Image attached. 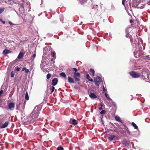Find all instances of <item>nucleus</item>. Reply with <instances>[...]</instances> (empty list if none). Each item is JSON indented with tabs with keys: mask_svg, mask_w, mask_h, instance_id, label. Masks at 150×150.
Returning a JSON list of instances; mask_svg holds the SVG:
<instances>
[{
	"mask_svg": "<svg viewBox=\"0 0 150 150\" xmlns=\"http://www.w3.org/2000/svg\"><path fill=\"white\" fill-rule=\"evenodd\" d=\"M82 23V22H80V23L79 24V25H81Z\"/></svg>",
	"mask_w": 150,
	"mask_h": 150,
	"instance_id": "obj_50",
	"label": "nucleus"
},
{
	"mask_svg": "<svg viewBox=\"0 0 150 150\" xmlns=\"http://www.w3.org/2000/svg\"><path fill=\"white\" fill-rule=\"evenodd\" d=\"M25 72L26 73L28 74V72H29V70L28 69H26L25 70Z\"/></svg>",
	"mask_w": 150,
	"mask_h": 150,
	"instance_id": "obj_35",
	"label": "nucleus"
},
{
	"mask_svg": "<svg viewBox=\"0 0 150 150\" xmlns=\"http://www.w3.org/2000/svg\"><path fill=\"white\" fill-rule=\"evenodd\" d=\"M90 74L91 76H94L95 71L93 69H91L90 70Z\"/></svg>",
	"mask_w": 150,
	"mask_h": 150,
	"instance_id": "obj_12",
	"label": "nucleus"
},
{
	"mask_svg": "<svg viewBox=\"0 0 150 150\" xmlns=\"http://www.w3.org/2000/svg\"><path fill=\"white\" fill-rule=\"evenodd\" d=\"M9 50H4L3 52V54H8L9 53Z\"/></svg>",
	"mask_w": 150,
	"mask_h": 150,
	"instance_id": "obj_20",
	"label": "nucleus"
},
{
	"mask_svg": "<svg viewBox=\"0 0 150 150\" xmlns=\"http://www.w3.org/2000/svg\"><path fill=\"white\" fill-rule=\"evenodd\" d=\"M87 0H80V3L81 4H83L84 2L86 1Z\"/></svg>",
	"mask_w": 150,
	"mask_h": 150,
	"instance_id": "obj_28",
	"label": "nucleus"
},
{
	"mask_svg": "<svg viewBox=\"0 0 150 150\" xmlns=\"http://www.w3.org/2000/svg\"><path fill=\"white\" fill-rule=\"evenodd\" d=\"M134 42L135 45V48L136 49V50H135L134 52L135 55V53H137L138 51L141 50L142 49V47L140 45L139 40L137 38Z\"/></svg>",
	"mask_w": 150,
	"mask_h": 150,
	"instance_id": "obj_2",
	"label": "nucleus"
},
{
	"mask_svg": "<svg viewBox=\"0 0 150 150\" xmlns=\"http://www.w3.org/2000/svg\"><path fill=\"white\" fill-rule=\"evenodd\" d=\"M105 95L109 101H112V99L110 98L107 93H105Z\"/></svg>",
	"mask_w": 150,
	"mask_h": 150,
	"instance_id": "obj_21",
	"label": "nucleus"
},
{
	"mask_svg": "<svg viewBox=\"0 0 150 150\" xmlns=\"http://www.w3.org/2000/svg\"><path fill=\"white\" fill-rule=\"evenodd\" d=\"M36 57V54H34L31 57V59H34Z\"/></svg>",
	"mask_w": 150,
	"mask_h": 150,
	"instance_id": "obj_30",
	"label": "nucleus"
},
{
	"mask_svg": "<svg viewBox=\"0 0 150 150\" xmlns=\"http://www.w3.org/2000/svg\"><path fill=\"white\" fill-rule=\"evenodd\" d=\"M137 7L138 8L140 9L143 8L144 7V4H142L141 6H140L139 4H138L137 6Z\"/></svg>",
	"mask_w": 150,
	"mask_h": 150,
	"instance_id": "obj_22",
	"label": "nucleus"
},
{
	"mask_svg": "<svg viewBox=\"0 0 150 150\" xmlns=\"http://www.w3.org/2000/svg\"><path fill=\"white\" fill-rule=\"evenodd\" d=\"M58 81L57 78H54L52 80V85L53 86L56 85Z\"/></svg>",
	"mask_w": 150,
	"mask_h": 150,
	"instance_id": "obj_7",
	"label": "nucleus"
},
{
	"mask_svg": "<svg viewBox=\"0 0 150 150\" xmlns=\"http://www.w3.org/2000/svg\"><path fill=\"white\" fill-rule=\"evenodd\" d=\"M94 81L96 85L98 86L101 82V78L99 76H97L94 78Z\"/></svg>",
	"mask_w": 150,
	"mask_h": 150,
	"instance_id": "obj_5",
	"label": "nucleus"
},
{
	"mask_svg": "<svg viewBox=\"0 0 150 150\" xmlns=\"http://www.w3.org/2000/svg\"><path fill=\"white\" fill-rule=\"evenodd\" d=\"M60 75L64 78L65 79H66L67 77L65 74L64 72H62L60 73Z\"/></svg>",
	"mask_w": 150,
	"mask_h": 150,
	"instance_id": "obj_17",
	"label": "nucleus"
},
{
	"mask_svg": "<svg viewBox=\"0 0 150 150\" xmlns=\"http://www.w3.org/2000/svg\"><path fill=\"white\" fill-rule=\"evenodd\" d=\"M74 78L76 81H80L79 78L80 76V74L79 73L74 72Z\"/></svg>",
	"mask_w": 150,
	"mask_h": 150,
	"instance_id": "obj_6",
	"label": "nucleus"
},
{
	"mask_svg": "<svg viewBox=\"0 0 150 150\" xmlns=\"http://www.w3.org/2000/svg\"><path fill=\"white\" fill-rule=\"evenodd\" d=\"M88 81L90 82H93V80L92 79H88Z\"/></svg>",
	"mask_w": 150,
	"mask_h": 150,
	"instance_id": "obj_41",
	"label": "nucleus"
},
{
	"mask_svg": "<svg viewBox=\"0 0 150 150\" xmlns=\"http://www.w3.org/2000/svg\"><path fill=\"white\" fill-rule=\"evenodd\" d=\"M105 88L103 86V92H105Z\"/></svg>",
	"mask_w": 150,
	"mask_h": 150,
	"instance_id": "obj_44",
	"label": "nucleus"
},
{
	"mask_svg": "<svg viewBox=\"0 0 150 150\" xmlns=\"http://www.w3.org/2000/svg\"><path fill=\"white\" fill-rule=\"evenodd\" d=\"M19 11H21V13L22 14L24 13V8L23 4H20V7L19 9Z\"/></svg>",
	"mask_w": 150,
	"mask_h": 150,
	"instance_id": "obj_9",
	"label": "nucleus"
},
{
	"mask_svg": "<svg viewBox=\"0 0 150 150\" xmlns=\"http://www.w3.org/2000/svg\"><path fill=\"white\" fill-rule=\"evenodd\" d=\"M90 76L88 74H87L86 75V79L88 80V79H89Z\"/></svg>",
	"mask_w": 150,
	"mask_h": 150,
	"instance_id": "obj_37",
	"label": "nucleus"
},
{
	"mask_svg": "<svg viewBox=\"0 0 150 150\" xmlns=\"http://www.w3.org/2000/svg\"><path fill=\"white\" fill-rule=\"evenodd\" d=\"M4 8H0V14L4 11Z\"/></svg>",
	"mask_w": 150,
	"mask_h": 150,
	"instance_id": "obj_27",
	"label": "nucleus"
},
{
	"mask_svg": "<svg viewBox=\"0 0 150 150\" xmlns=\"http://www.w3.org/2000/svg\"><path fill=\"white\" fill-rule=\"evenodd\" d=\"M51 74L49 73L47 75V79H50L51 76Z\"/></svg>",
	"mask_w": 150,
	"mask_h": 150,
	"instance_id": "obj_29",
	"label": "nucleus"
},
{
	"mask_svg": "<svg viewBox=\"0 0 150 150\" xmlns=\"http://www.w3.org/2000/svg\"><path fill=\"white\" fill-rule=\"evenodd\" d=\"M26 68L25 67H23V68H22V71H25V70L26 69Z\"/></svg>",
	"mask_w": 150,
	"mask_h": 150,
	"instance_id": "obj_42",
	"label": "nucleus"
},
{
	"mask_svg": "<svg viewBox=\"0 0 150 150\" xmlns=\"http://www.w3.org/2000/svg\"><path fill=\"white\" fill-rule=\"evenodd\" d=\"M45 64H43V62H42L41 64V67L43 68L45 67Z\"/></svg>",
	"mask_w": 150,
	"mask_h": 150,
	"instance_id": "obj_32",
	"label": "nucleus"
},
{
	"mask_svg": "<svg viewBox=\"0 0 150 150\" xmlns=\"http://www.w3.org/2000/svg\"><path fill=\"white\" fill-rule=\"evenodd\" d=\"M132 21V20H131V21H130V22H131H131H132V21Z\"/></svg>",
	"mask_w": 150,
	"mask_h": 150,
	"instance_id": "obj_56",
	"label": "nucleus"
},
{
	"mask_svg": "<svg viewBox=\"0 0 150 150\" xmlns=\"http://www.w3.org/2000/svg\"><path fill=\"white\" fill-rule=\"evenodd\" d=\"M74 88L75 89H78V87L76 86H74Z\"/></svg>",
	"mask_w": 150,
	"mask_h": 150,
	"instance_id": "obj_43",
	"label": "nucleus"
},
{
	"mask_svg": "<svg viewBox=\"0 0 150 150\" xmlns=\"http://www.w3.org/2000/svg\"><path fill=\"white\" fill-rule=\"evenodd\" d=\"M25 99L27 100H28L29 99L28 95L27 92H26L25 94Z\"/></svg>",
	"mask_w": 150,
	"mask_h": 150,
	"instance_id": "obj_25",
	"label": "nucleus"
},
{
	"mask_svg": "<svg viewBox=\"0 0 150 150\" xmlns=\"http://www.w3.org/2000/svg\"><path fill=\"white\" fill-rule=\"evenodd\" d=\"M25 104H24V105H23V109H24V107H25Z\"/></svg>",
	"mask_w": 150,
	"mask_h": 150,
	"instance_id": "obj_49",
	"label": "nucleus"
},
{
	"mask_svg": "<svg viewBox=\"0 0 150 150\" xmlns=\"http://www.w3.org/2000/svg\"><path fill=\"white\" fill-rule=\"evenodd\" d=\"M20 104V103L19 104V105H17L16 106V109H18L19 108V105Z\"/></svg>",
	"mask_w": 150,
	"mask_h": 150,
	"instance_id": "obj_39",
	"label": "nucleus"
},
{
	"mask_svg": "<svg viewBox=\"0 0 150 150\" xmlns=\"http://www.w3.org/2000/svg\"><path fill=\"white\" fill-rule=\"evenodd\" d=\"M1 21H2V20L1 19H0V21L1 22Z\"/></svg>",
	"mask_w": 150,
	"mask_h": 150,
	"instance_id": "obj_54",
	"label": "nucleus"
},
{
	"mask_svg": "<svg viewBox=\"0 0 150 150\" xmlns=\"http://www.w3.org/2000/svg\"><path fill=\"white\" fill-rule=\"evenodd\" d=\"M68 81L70 83H74V80L70 76H68Z\"/></svg>",
	"mask_w": 150,
	"mask_h": 150,
	"instance_id": "obj_10",
	"label": "nucleus"
},
{
	"mask_svg": "<svg viewBox=\"0 0 150 150\" xmlns=\"http://www.w3.org/2000/svg\"><path fill=\"white\" fill-rule=\"evenodd\" d=\"M129 74L133 77L137 78L139 77L140 76V74L135 71H131L129 73Z\"/></svg>",
	"mask_w": 150,
	"mask_h": 150,
	"instance_id": "obj_3",
	"label": "nucleus"
},
{
	"mask_svg": "<svg viewBox=\"0 0 150 150\" xmlns=\"http://www.w3.org/2000/svg\"><path fill=\"white\" fill-rule=\"evenodd\" d=\"M146 57H147V58L148 59L150 60V57H149V56H147Z\"/></svg>",
	"mask_w": 150,
	"mask_h": 150,
	"instance_id": "obj_45",
	"label": "nucleus"
},
{
	"mask_svg": "<svg viewBox=\"0 0 150 150\" xmlns=\"http://www.w3.org/2000/svg\"><path fill=\"white\" fill-rule=\"evenodd\" d=\"M132 125L134 127L135 129H138V127L137 125L134 122H132Z\"/></svg>",
	"mask_w": 150,
	"mask_h": 150,
	"instance_id": "obj_18",
	"label": "nucleus"
},
{
	"mask_svg": "<svg viewBox=\"0 0 150 150\" xmlns=\"http://www.w3.org/2000/svg\"><path fill=\"white\" fill-rule=\"evenodd\" d=\"M149 1H150V0Z\"/></svg>",
	"mask_w": 150,
	"mask_h": 150,
	"instance_id": "obj_57",
	"label": "nucleus"
},
{
	"mask_svg": "<svg viewBox=\"0 0 150 150\" xmlns=\"http://www.w3.org/2000/svg\"><path fill=\"white\" fill-rule=\"evenodd\" d=\"M55 54V53L54 52L53 53V55H52L53 58L51 59V62H53V63L54 62V60L56 58Z\"/></svg>",
	"mask_w": 150,
	"mask_h": 150,
	"instance_id": "obj_16",
	"label": "nucleus"
},
{
	"mask_svg": "<svg viewBox=\"0 0 150 150\" xmlns=\"http://www.w3.org/2000/svg\"><path fill=\"white\" fill-rule=\"evenodd\" d=\"M57 150H64V149L62 147H59L57 148Z\"/></svg>",
	"mask_w": 150,
	"mask_h": 150,
	"instance_id": "obj_31",
	"label": "nucleus"
},
{
	"mask_svg": "<svg viewBox=\"0 0 150 150\" xmlns=\"http://www.w3.org/2000/svg\"><path fill=\"white\" fill-rule=\"evenodd\" d=\"M1 22L3 24H4L5 23V21H1Z\"/></svg>",
	"mask_w": 150,
	"mask_h": 150,
	"instance_id": "obj_46",
	"label": "nucleus"
},
{
	"mask_svg": "<svg viewBox=\"0 0 150 150\" xmlns=\"http://www.w3.org/2000/svg\"><path fill=\"white\" fill-rule=\"evenodd\" d=\"M91 1H93V0H91Z\"/></svg>",
	"mask_w": 150,
	"mask_h": 150,
	"instance_id": "obj_55",
	"label": "nucleus"
},
{
	"mask_svg": "<svg viewBox=\"0 0 150 150\" xmlns=\"http://www.w3.org/2000/svg\"><path fill=\"white\" fill-rule=\"evenodd\" d=\"M146 76H147V78H145V76H144V75H142V78L143 79V80H146V79H149V75H148L147 74H146Z\"/></svg>",
	"mask_w": 150,
	"mask_h": 150,
	"instance_id": "obj_23",
	"label": "nucleus"
},
{
	"mask_svg": "<svg viewBox=\"0 0 150 150\" xmlns=\"http://www.w3.org/2000/svg\"><path fill=\"white\" fill-rule=\"evenodd\" d=\"M126 0H122V4L125 7V9L126 10V11H127V9L126 8V7L125 6V2Z\"/></svg>",
	"mask_w": 150,
	"mask_h": 150,
	"instance_id": "obj_24",
	"label": "nucleus"
},
{
	"mask_svg": "<svg viewBox=\"0 0 150 150\" xmlns=\"http://www.w3.org/2000/svg\"><path fill=\"white\" fill-rule=\"evenodd\" d=\"M15 73L13 71H12L11 74V77H13L14 76Z\"/></svg>",
	"mask_w": 150,
	"mask_h": 150,
	"instance_id": "obj_26",
	"label": "nucleus"
},
{
	"mask_svg": "<svg viewBox=\"0 0 150 150\" xmlns=\"http://www.w3.org/2000/svg\"><path fill=\"white\" fill-rule=\"evenodd\" d=\"M54 86H52L51 88V93L53 92L54 90Z\"/></svg>",
	"mask_w": 150,
	"mask_h": 150,
	"instance_id": "obj_34",
	"label": "nucleus"
},
{
	"mask_svg": "<svg viewBox=\"0 0 150 150\" xmlns=\"http://www.w3.org/2000/svg\"><path fill=\"white\" fill-rule=\"evenodd\" d=\"M116 137L114 135H111L110 136L108 137V139L110 141H112L113 139L115 140L116 139L115 138Z\"/></svg>",
	"mask_w": 150,
	"mask_h": 150,
	"instance_id": "obj_11",
	"label": "nucleus"
},
{
	"mask_svg": "<svg viewBox=\"0 0 150 150\" xmlns=\"http://www.w3.org/2000/svg\"><path fill=\"white\" fill-rule=\"evenodd\" d=\"M73 69L75 71V72H76L77 71V69L76 68H73Z\"/></svg>",
	"mask_w": 150,
	"mask_h": 150,
	"instance_id": "obj_38",
	"label": "nucleus"
},
{
	"mask_svg": "<svg viewBox=\"0 0 150 150\" xmlns=\"http://www.w3.org/2000/svg\"><path fill=\"white\" fill-rule=\"evenodd\" d=\"M115 120L117 122L122 123V121L120 120V118L119 116H116L115 117Z\"/></svg>",
	"mask_w": 150,
	"mask_h": 150,
	"instance_id": "obj_14",
	"label": "nucleus"
},
{
	"mask_svg": "<svg viewBox=\"0 0 150 150\" xmlns=\"http://www.w3.org/2000/svg\"><path fill=\"white\" fill-rule=\"evenodd\" d=\"M90 97L92 99L96 98L97 96L96 94L93 93L91 92L89 95Z\"/></svg>",
	"mask_w": 150,
	"mask_h": 150,
	"instance_id": "obj_8",
	"label": "nucleus"
},
{
	"mask_svg": "<svg viewBox=\"0 0 150 150\" xmlns=\"http://www.w3.org/2000/svg\"><path fill=\"white\" fill-rule=\"evenodd\" d=\"M15 107V103L12 102H10L8 104V108L10 111L14 110Z\"/></svg>",
	"mask_w": 150,
	"mask_h": 150,
	"instance_id": "obj_4",
	"label": "nucleus"
},
{
	"mask_svg": "<svg viewBox=\"0 0 150 150\" xmlns=\"http://www.w3.org/2000/svg\"><path fill=\"white\" fill-rule=\"evenodd\" d=\"M8 23L10 25H15V24H13V23H12L10 21H9L8 22Z\"/></svg>",
	"mask_w": 150,
	"mask_h": 150,
	"instance_id": "obj_36",
	"label": "nucleus"
},
{
	"mask_svg": "<svg viewBox=\"0 0 150 150\" xmlns=\"http://www.w3.org/2000/svg\"><path fill=\"white\" fill-rule=\"evenodd\" d=\"M72 123L74 125H76L77 124L78 122L76 120L73 119L72 120Z\"/></svg>",
	"mask_w": 150,
	"mask_h": 150,
	"instance_id": "obj_19",
	"label": "nucleus"
},
{
	"mask_svg": "<svg viewBox=\"0 0 150 150\" xmlns=\"http://www.w3.org/2000/svg\"><path fill=\"white\" fill-rule=\"evenodd\" d=\"M126 36L127 37H128L127 35H126Z\"/></svg>",
	"mask_w": 150,
	"mask_h": 150,
	"instance_id": "obj_52",
	"label": "nucleus"
},
{
	"mask_svg": "<svg viewBox=\"0 0 150 150\" xmlns=\"http://www.w3.org/2000/svg\"><path fill=\"white\" fill-rule=\"evenodd\" d=\"M13 42V41H11L10 40H8V42L9 43H11V42Z\"/></svg>",
	"mask_w": 150,
	"mask_h": 150,
	"instance_id": "obj_48",
	"label": "nucleus"
},
{
	"mask_svg": "<svg viewBox=\"0 0 150 150\" xmlns=\"http://www.w3.org/2000/svg\"><path fill=\"white\" fill-rule=\"evenodd\" d=\"M14 11L16 12V13H17V12L15 10H14Z\"/></svg>",
	"mask_w": 150,
	"mask_h": 150,
	"instance_id": "obj_53",
	"label": "nucleus"
},
{
	"mask_svg": "<svg viewBox=\"0 0 150 150\" xmlns=\"http://www.w3.org/2000/svg\"><path fill=\"white\" fill-rule=\"evenodd\" d=\"M40 111L39 107H36L31 113L30 116L26 119L24 124L27 125L33 122L38 118Z\"/></svg>",
	"mask_w": 150,
	"mask_h": 150,
	"instance_id": "obj_1",
	"label": "nucleus"
},
{
	"mask_svg": "<svg viewBox=\"0 0 150 150\" xmlns=\"http://www.w3.org/2000/svg\"><path fill=\"white\" fill-rule=\"evenodd\" d=\"M1 124H0V129H1Z\"/></svg>",
	"mask_w": 150,
	"mask_h": 150,
	"instance_id": "obj_51",
	"label": "nucleus"
},
{
	"mask_svg": "<svg viewBox=\"0 0 150 150\" xmlns=\"http://www.w3.org/2000/svg\"><path fill=\"white\" fill-rule=\"evenodd\" d=\"M23 54L21 52L19 54L17 57V58L18 59H21L23 57Z\"/></svg>",
	"mask_w": 150,
	"mask_h": 150,
	"instance_id": "obj_15",
	"label": "nucleus"
},
{
	"mask_svg": "<svg viewBox=\"0 0 150 150\" xmlns=\"http://www.w3.org/2000/svg\"><path fill=\"white\" fill-rule=\"evenodd\" d=\"M102 106H103V105H101V106L100 107H99L98 108V109L99 110H101L102 109Z\"/></svg>",
	"mask_w": 150,
	"mask_h": 150,
	"instance_id": "obj_40",
	"label": "nucleus"
},
{
	"mask_svg": "<svg viewBox=\"0 0 150 150\" xmlns=\"http://www.w3.org/2000/svg\"><path fill=\"white\" fill-rule=\"evenodd\" d=\"M20 68L19 67H18L16 69V70L17 71H19L20 70Z\"/></svg>",
	"mask_w": 150,
	"mask_h": 150,
	"instance_id": "obj_47",
	"label": "nucleus"
},
{
	"mask_svg": "<svg viewBox=\"0 0 150 150\" xmlns=\"http://www.w3.org/2000/svg\"><path fill=\"white\" fill-rule=\"evenodd\" d=\"M105 112V110H102L100 112V113L101 114H104Z\"/></svg>",
	"mask_w": 150,
	"mask_h": 150,
	"instance_id": "obj_33",
	"label": "nucleus"
},
{
	"mask_svg": "<svg viewBox=\"0 0 150 150\" xmlns=\"http://www.w3.org/2000/svg\"><path fill=\"white\" fill-rule=\"evenodd\" d=\"M8 124V121H6L1 126V128L3 129L6 127Z\"/></svg>",
	"mask_w": 150,
	"mask_h": 150,
	"instance_id": "obj_13",
	"label": "nucleus"
}]
</instances>
